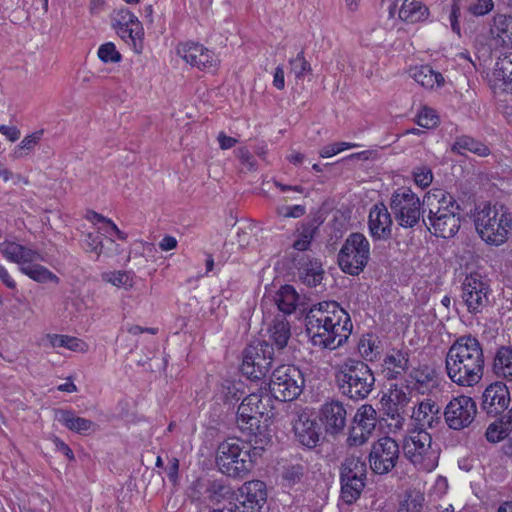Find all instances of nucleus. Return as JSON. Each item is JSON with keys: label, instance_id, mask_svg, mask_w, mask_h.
<instances>
[{"label": "nucleus", "instance_id": "obj_1", "mask_svg": "<svg viewBox=\"0 0 512 512\" xmlns=\"http://www.w3.org/2000/svg\"><path fill=\"white\" fill-rule=\"evenodd\" d=\"M305 325L312 345L329 350L342 346L353 327L349 314L335 301L313 305L306 314Z\"/></svg>", "mask_w": 512, "mask_h": 512}, {"label": "nucleus", "instance_id": "obj_2", "mask_svg": "<svg viewBox=\"0 0 512 512\" xmlns=\"http://www.w3.org/2000/svg\"><path fill=\"white\" fill-rule=\"evenodd\" d=\"M484 351L479 340L472 335L458 337L449 347L445 358L448 378L459 387H474L483 378Z\"/></svg>", "mask_w": 512, "mask_h": 512}, {"label": "nucleus", "instance_id": "obj_3", "mask_svg": "<svg viewBox=\"0 0 512 512\" xmlns=\"http://www.w3.org/2000/svg\"><path fill=\"white\" fill-rule=\"evenodd\" d=\"M460 205L442 189L428 192L423 198V223L436 237L451 238L460 229Z\"/></svg>", "mask_w": 512, "mask_h": 512}, {"label": "nucleus", "instance_id": "obj_4", "mask_svg": "<svg viewBox=\"0 0 512 512\" xmlns=\"http://www.w3.org/2000/svg\"><path fill=\"white\" fill-rule=\"evenodd\" d=\"M272 409L271 396L262 390L246 396L238 407L237 425L244 434L254 436L256 449L271 442L266 422Z\"/></svg>", "mask_w": 512, "mask_h": 512}, {"label": "nucleus", "instance_id": "obj_5", "mask_svg": "<svg viewBox=\"0 0 512 512\" xmlns=\"http://www.w3.org/2000/svg\"><path fill=\"white\" fill-rule=\"evenodd\" d=\"M250 448L238 438H228L219 444L216 464L219 470L229 477L243 478L253 467L255 459L261 456L264 448H257L254 436L245 434Z\"/></svg>", "mask_w": 512, "mask_h": 512}, {"label": "nucleus", "instance_id": "obj_6", "mask_svg": "<svg viewBox=\"0 0 512 512\" xmlns=\"http://www.w3.org/2000/svg\"><path fill=\"white\" fill-rule=\"evenodd\" d=\"M336 379L343 395L350 399H365L373 390L375 377L365 362L346 359L339 365Z\"/></svg>", "mask_w": 512, "mask_h": 512}, {"label": "nucleus", "instance_id": "obj_7", "mask_svg": "<svg viewBox=\"0 0 512 512\" xmlns=\"http://www.w3.org/2000/svg\"><path fill=\"white\" fill-rule=\"evenodd\" d=\"M402 450L407 461L418 471L431 472L438 466L440 447L423 428L404 437Z\"/></svg>", "mask_w": 512, "mask_h": 512}, {"label": "nucleus", "instance_id": "obj_8", "mask_svg": "<svg viewBox=\"0 0 512 512\" xmlns=\"http://www.w3.org/2000/svg\"><path fill=\"white\" fill-rule=\"evenodd\" d=\"M474 222L482 240L496 246L506 241L511 229V217L507 210L503 206H492L489 203L476 208Z\"/></svg>", "mask_w": 512, "mask_h": 512}, {"label": "nucleus", "instance_id": "obj_9", "mask_svg": "<svg viewBox=\"0 0 512 512\" xmlns=\"http://www.w3.org/2000/svg\"><path fill=\"white\" fill-rule=\"evenodd\" d=\"M367 476L366 462L358 456L350 455L341 465V499L346 504L355 503L364 487Z\"/></svg>", "mask_w": 512, "mask_h": 512}, {"label": "nucleus", "instance_id": "obj_10", "mask_svg": "<svg viewBox=\"0 0 512 512\" xmlns=\"http://www.w3.org/2000/svg\"><path fill=\"white\" fill-rule=\"evenodd\" d=\"M390 208L397 223L403 228H413L420 218L425 217L423 201L407 187H402L393 192L390 198Z\"/></svg>", "mask_w": 512, "mask_h": 512}, {"label": "nucleus", "instance_id": "obj_11", "mask_svg": "<svg viewBox=\"0 0 512 512\" xmlns=\"http://www.w3.org/2000/svg\"><path fill=\"white\" fill-rule=\"evenodd\" d=\"M304 382L299 368L294 365H281L272 373L269 390L276 400L292 401L301 394Z\"/></svg>", "mask_w": 512, "mask_h": 512}, {"label": "nucleus", "instance_id": "obj_12", "mask_svg": "<svg viewBox=\"0 0 512 512\" xmlns=\"http://www.w3.org/2000/svg\"><path fill=\"white\" fill-rule=\"evenodd\" d=\"M370 245L361 233H352L338 253V264L343 272L358 275L368 263Z\"/></svg>", "mask_w": 512, "mask_h": 512}, {"label": "nucleus", "instance_id": "obj_13", "mask_svg": "<svg viewBox=\"0 0 512 512\" xmlns=\"http://www.w3.org/2000/svg\"><path fill=\"white\" fill-rule=\"evenodd\" d=\"M274 348L264 340L251 342L243 352L242 373L251 380H260L270 371Z\"/></svg>", "mask_w": 512, "mask_h": 512}, {"label": "nucleus", "instance_id": "obj_14", "mask_svg": "<svg viewBox=\"0 0 512 512\" xmlns=\"http://www.w3.org/2000/svg\"><path fill=\"white\" fill-rule=\"evenodd\" d=\"M491 289L488 281L481 274H468L461 285V298L471 314L482 313L490 304Z\"/></svg>", "mask_w": 512, "mask_h": 512}, {"label": "nucleus", "instance_id": "obj_15", "mask_svg": "<svg viewBox=\"0 0 512 512\" xmlns=\"http://www.w3.org/2000/svg\"><path fill=\"white\" fill-rule=\"evenodd\" d=\"M400 458V446L389 436L373 442L368 455V462L373 473L385 475L391 472Z\"/></svg>", "mask_w": 512, "mask_h": 512}, {"label": "nucleus", "instance_id": "obj_16", "mask_svg": "<svg viewBox=\"0 0 512 512\" xmlns=\"http://www.w3.org/2000/svg\"><path fill=\"white\" fill-rule=\"evenodd\" d=\"M477 413L475 401L466 395L453 398L446 406L444 418L449 428L461 430L468 427Z\"/></svg>", "mask_w": 512, "mask_h": 512}, {"label": "nucleus", "instance_id": "obj_17", "mask_svg": "<svg viewBox=\"0 0 512 512\" xmlns=\"http://www.w3.org/2000/svg\"><path fill=\"white\" fill-rule=\"evenodd\" d=\"M292 426L297 442L308 448H315L320 441V428L316 420L306 409H299L294 413Z\"/></svg>", "mask_w": 512, "mask_h": 512}, {"label": "nucleus", "instance_id": "obj_18", "mask_svg": "<svg viewBox=\"0 0 512 512\" xmlns=\"http://www.w3.org/2000/svg\"><path fill=\"white\" fill-rule=\"evenodd\" d=\"M230 488L221 481L197 479L188 488V496L199 503H219L229 494Z\"/></svg>", "mask_w": 512, "mask_h": 512}, {"label": "nucleus", "instance_id": "obj_19", "mask_svg": "<svg viewBox=\"0 0 512 512\" xmlns=\"http://www.w3.org/2000/svg\"><path fill=\"white\" fill-rule=\"evenodd\" d=\"M177 54L185 62L200 70L215 69L218 65V59L214 52L199 43L186 42L179 44Z\"/></svg>", "mask_w": 512, "mask_h": 512}, {"label": "nucleus", "instance_id": "obj_20", "mask_svg": "<svg viewBox=\"0 0 512 512\" xmlns=\"http://www.w3.org/2000/svg\"><path fill=\"white\" fill-rule=\"evenodd\" d=\"M242 512H258L267 500L266 485L263 481L253 480L243 484L237 497Z\"/></svg>", "mask_w": 512, "mask_h": 512}, {"label": "nucleus", "instance_id": "obj_21", "mask_svg": "<svg viewBox=\"0 0 512 512\" xmlns=\"http://www.w3.org/2000/svg\"><path fill=\"white\" fill-rule=\"evenodd\" d=\"M319 415L328 434L336 435L344 430L347 423V410L341 401L331 400L324 403Z\"/></svg>", "mask_w": 512, "mask_h": 512}, {"label": "nucleus", "instance_id": "obj_22", "mask_svg": "<svg viewBox=\"0 0 512 512\" xmlns=\"http://www.w3.org/2000/svg\"><path fill=\"white\" fill-rule=\"evenodd\" d=\"M509 402L507 386L502 382H495L484 390L481 407L488 415L497 416L508 408Z\"/></svg>", "mask_w": 512, "mask_h": 512}, {"label": "nucleus", "instance_id": "obj_23", "mask_svg": "<svg viewBox=\"0 0 512 512\" xmlns=\"http://www.w3.org/2000/svg\"><path fill=\"white\" fill-rule=\"evenodd\" d=\"M291 269H295L298 278L306 285L315 287L323 279L321 263L305 254H296L291 260Z\"/></svg>", "mask_w": 512, "mask_h": 512}, {"label": "nucleus", "instance_id": "obj_24", "mask_svg": "<svg viewBox=\"0 0 512 512\" xmlns=\"http://www.w3.org/2000/svg\"><path fill=\"white\" fill-rule=\"evenodd\" d=\"M384 376L394 380L402 376L409 367V350L405 347L390 349L382 363Z\"/></svg>", "mask_w": 512, "mask_h": 512}, {"label": "nucleus", "instance_id": "obj_25", "mask_svg": "<svg viewBox=\"0 0 512 512\" xmlns=\"http://www.w3.org/2000/svg\"><path fill=\"white\" fill-rule=\"evenodd\" d=\"M368 225L371 235L376 239H388L391 236L392 218L383 203L371 208Z\"/></svg>", "mask_w": 512, "mask_h": 512}, {"label": "nucleus", "instance_id": "obj_26", "mask_svg": "<svg viewBox=\"0 0 512 512\" xmlns=\"http://www.w3.org/2000/svg\"><path fill=\"white\" fill-rule=\"evenodd\" d=\"M0 252L10 262L16 263L21 268L29 261H42V255L29 247L18 244L14 241L5 240L0 243Z\"/></svg>", "mask_w": 512, "mask_h": 512}, {"label": "nucleus", "instance_id": "obj_27", "mask_svg": "<svg viewBox=\"0 0 512 512\" xmlns=\"http://www.w3.org/2000/svg\"><path fill=\"white\" fill-rule=\"evenodd\" d=\"M113 27L123 40L135 41L139 37L142 26L137 17L127 9L118 10L113 17Z\"/></svg>", "mask_w": 512, "mask_h": 512}, {"label": "nucleus", "instance_id": "obj_28", "mask_svg": "<svg viewBox=\"0 0 512 512\" xmlns=\"http://www.w3.org/2000/svg\"><path fill=\"white\" fill-rule=\"evenodd\" d=\"M55 418L68 430L80 435H89L97 430V425L92 420L80 417L70 409L56 410Z\"/></svg>", "mask_w": 512, "mask_h": 512}, {"label": "nucleus", "instance_id": "obj_29", "mask_svg": "<svg viewBox=\"0 0 512 512\" xmlns=\"http://www.w3.org/2000/svg\"><path fill=\"white\" fill-rule=\"evenodd\" d=\"M492 88L512 94V52L500 57L493 71Z\"/></svg>", "mask_w": 512, "mask_h": 512}, {"label": "nucleus", "instance_id": "obj_30", "mask_svg": "<svg viewBox=\"0 0 512 512\" xmlns=\"http://www.w3.org/2000/svg\"><path fill=\"white\" fill-rule=\"evenodd\" d=\"M440 415V407L436 402L425 399L414 408L412 418L422 427L433 428L440 423Z\"/></svg>", "mask_w": 512, "mask_h": 512}, {"label": "nucleus", "instance_id": "obj_31", "mask_svg": "<svg viewBox=\"0 0 512 512\" xmlns=\"http://www.w3.org/2000/svg\"><path fill=\"white\" fill-rule=\"evenodd\" d=\"M492 39L502 47H512V17L498 14L490 28Z\"/></svg>", "mask_w": 512, "mask_h": 512}, {"label": "nucleus", "instance_id": "obj_32", "mask_svg": "<svg viewBox=\"0 0 512 512\" xmlns=\"http://www.w3.org/2000/svg\"><path fill=\"white\" fill-rule=\"evenodd\" d=\"M429 14L428 7L421 0H404L399 10V18L411 24L427 20Z\"/></svg>", "mask_w": 512, "mask_h": 512}, {"label": "nucleus", "instance_id": "obj_33", "mask_svg": "<svg viewBox=\"0 0 512 512\" xmlns=\"http://www.w3.org/2000/svg\"><path fill=\"white\" fill-rule=\"evenodd\" d=\"M291 337L290 324L283 315L276 316L269 327V339L278 350L284 349Z\"/></svg>", "mask_w": 512, "mask_h": 512}, {"label": "nucleus", "instance_id": "obj_34", "mask_svg": "<svg viewBox=\"0 0 512 512\" xmlns=\"http://www.w3.org/2000/svg\"><path fill=\"white\" fill-rule=\"evenodd\" d=\"M410 377L413 381V388L421 394L431 391L437 385L435 371L427 366L415 369Z\"/></svg>", "mask_w": 512, "mask_h": 512}, {"label": "nucleus", "instance_id": "obj_35", "mask_svg": "<svg viewBox=\"0 0 512 512\" xmlns=\"http://www.w3.org/2000/svg\"><path fill=\"white\" fill-rule=\"evenodd\" d=\"M411 76L421 86L433 89L444 83V77L440 72L434 71L429 65H422L411 69Z\"/></svg>", "mask_w": 512, "mask_h": 512}, {"label": "nucleus", "instance_id": "obj_36", "mask_svg": "<svg viewBox=\"0 0 512 512\" xmlns=\"http://www.w3.org/2000/svg\"><path fill=\"white\" fill-rule=\"evenodd\" d=\"M493 372L498 377L512 381V349L502 346L498 349L494 361Z\"/></svg>", "mask_w": 512, "mask_h": 512}, {"label": "nucleus", "instance_id": "obj_37", "mask_svg": "<svg viewBox=\"0 0 512 512\" xmlns=\"http://www.w3.org/2000/svg\"><path fill=\"white\" fill-rule=\"evenodd\" d=\"M38 261H29L28 263H25L21 268L20 271L28 276L30 279L38 282V283H47V282H53V283H59V277L55 275L53 272H51L46 267L40 265L37 263Z\"/></svg>", "mask_w": 512, "mask_h": 512}, {"label": "nucleus", "instance_id": "obj_38", "mask_svg": "<svg viewBox=\"0 0 512 512\" xmlns=\"http://www.w3.org/2000/svg\"><path fill=\"white\" fill-rule=\"evenodd\" d=\"M452 150L462 155L466 152H471L481 157L487 156L490 153L488 146L469 136L457 137Z\"/></svg>", "mask_w": 512, "mask_h": 512}, {"label": "nucleus", "instance_id": "obj_39", "mask_svg": "<svg viewBox=\"0 0 512 512\" xmlns=\"http://www.w3.org/2000/svg\"><path fill=\"white\" fill-rule=\"evenodd\" d=\"M275 301L280 311L284 314H291L298 305L299 294L293 286L285 285L277 292Z\"/></svg>", "mask_w": 512, "mask_h": 512}, {"label": "nucleus", "instance_id": "obj_40", "mask_svg": "<svg viewBox=\"0 0 512 512\" xmlns=\"http://www.w3.org/2000/svg\"><path fill=\"white\" fill-rule=\"evenodd\" d=\"M512 431V417L504 416L491 423L486 430V439L491 443H497L506 438Z\"/></svg>", "mask_w": 512, "mask_h": 512}, {"label": "nucleus", "instance_id": "obj_41", "mask_svg": "<svg viewBox=\"0 0 512 512\" xmlns=\"http://www.w3.org/2000/svg\"><path fill=\"white\" fill-rule=\"evenodd\" d=\"M353 423L358 427H362L364 431L372 434L376 428L377 412L368 404L362 405L356 412Z\"/></svg>", "mask_w": 512, "mask_h": 512}, {"label": "nucleus", "instance_id": "obj_42", "mask_svg": "<svg viewBox=\"0 0 512 512\" xmlns=\"http://www.w3.org/2000/svg\"><path fill=\"white\" fill-rule=\"evenodd\" d=\"M104 282L110 283L118 288L130 290L134 284L135 273L131 271H110L101 275Z\"/></svg>", "mask_w": 512, "mask_h": 512}, {"label": "nucleus", "instance_id": "obj_43", "mask_svg": "<svg viewBox=\"0 0 512 512\" xmlns=\"http://www.w3.org/2000/svg\"><path fill=\"white\" fill-rule=\"evenodd\" d=\"M47 338L53 348L64 347L74 352H85L87 350L86 343L76 337L49 334Z\"/></svg>", "mask_w": 512, "mask_h": 512}, {"label": "nucleus", "instance_id": "obj_44", "mask_svg": "<svg viewBox=\"0 0 512 512\" xmlns=\"http://www.w3.org/2000/svg\"><path fill=\"white\" fill-rule=\"evenodd\" d=\"M43 135V131L34 132L28 136H26L19 145L15 147L13 152L11 153V158L16 160L22 158L24 155H27L30 151H32L37 143L40 141Z\"/></svg>", "mask_w": 512, "mask_h": 512}, {"label": "nucleus", "instance_id": "obj_45", "mask_svg": "<svg viewBox=\"0 0 512 512\" xmlns=\"http://www.w3.org/2000/svg\"><path fill=\"white\" fill-rule=\"evenodd\" d=\"M315 231L316 226L312 223L302 224L299 230L298 239L293 243V248L297 251V254L306 251L310 247Z\"/></svg>", "mask_w": 512, "mask_h": 512}, {"label": "nucleus", "instance_id": "obj_46", "mask_svg": "<svg viewBox=\"0 0 512 512\" xmlns=\"http://www.w3.org/2000/svg\"><path fill=\"white\" fill-rule=\"evenodd\" d=\"M358 349L360 354L369 361L374 360L379 354V345L377 343V340L373 338L372 336H369L368 338H363L360 340Z\"/></svg>", "mask_w": 512, "mask_h": 512}, {"label": "nucleus", "instance_id": "obj_47", "mask_svg": "<svg viewBox=\"0 0 512 512\" xmlns=\"http://www.w3.org/2000/svg\"><path fill=\"white\" fill-rule=\"evenodd\" d=\"M83 236L82 242L86 251L95 253L97 257L104 253V245L98 234L88 232Z\"/></svg>", "mask_w": 512, "mask_h": 512}, {"label": "nucleus", "instance_id": "obj_48", "mask_svg": "<svg viewBox=\"0 0 512 512\" xmlns=\"http://www.w3.org/2000/svg\"><path fill=\"white\" fill-rule=\"evenodd\" d=\"M438 122L439 118L435 110L428 107H423L416 117V123L427 129L436 127Z\"/></svg>", "mask_w": 512, "mask_h": 512}, {"label": "nucleus", "instance_id": "obj_49", "mask_svg": "<svg viewBox=\"0 0 512 512\" xmlns=\"http://www.w3.org/2000/svg\"><path fill=\"white\" fill-rule=\"evenodd\" d=\"M291 66V72L294 73L295 77L300 79L306 73L311 72V65L305 59L304 52L300 51L297 56L289 61Z\"/></svg>", "mask_w": 512, "mask_h": 512}, {"label": "nucleus", "instance_id": "obj_50", "mask_svg": "<svg viewBox=\"0 0 512 512\" xmlns=\"http://www.w3.org/2000/svg\"><path fill=\"white\" fill-rule=\"evenodd\" d=\"M98 57L104 63H117L121 60V54L116 50V47L112 42H107L99 47Z\"/></svg>", "mask_w": 512, "mask_h": 512}, {"label": "nucleus", "instance_id": "obj_51", "mask_svg": "<svg viewBox=\"0 0 512 512\" xmlns=\"http://www.w3.org/2000/svg\"><path fill=\"white\" fill-rule=\"evenodd\" d=\"M370 436L371 433L364 431L362 427L360 428L353 423L347 438V444L354 447L361 446L368 441Z\"/></svg>", "mask_w": 512, "mask_h": 512}, {"label": "nucleus", "instance_id": "obj_52", "mask_svg": "<svg viewBox=\"0 0 512 512\" xmlns=\"http://www.w3.org/2000/svg\"><path fill=\"white\" fill-rule=\"evenodd\" d=\"M387 400L390 401L393 405L405 408L410 399L408 397V394L402 387L393 385L389 389Z\"/></svg>", "mask_w": 512, "mask_h": 512}, {"label": "nucleus", "instance_id": "obj_53", "mask_svg": "<svg viewBox=\"0 0 512 512\" xmlns=\"http://www.w3.org/2000/svg\"><path fill=\"white\" fill-rule=\"evenodd\" d=\"M414 181L421 188L428 187L433 181L432 170L427 166L417 167L413 171Z\"/></svg>", "mask_w": 512, "mask_h": 512}, {"label": "nucleus", "instance_id": "obj_54", "mask_svg": "<svg viewBox=\"0 0 512 512\" xmlns=\"http://www.w3.org/2000/svg\"><path fill=\"white\" fill-rule=\"evenodd\" d=\"M356 147H360V145L355 144V143H350V142H338V143L324 146L320 150L319 155L322 158H328V157L334 156L346 149L356 148Z\"/></svg>", "mask_w": 512, "mask_h": 512}, {"label": "nucleus", "instance_id": "obj_55", "mask_svg": "<svg viewBox=\"0 0 512 512\" xmlns=\"http://www.w3.org/2000/svg\"><path fill=\"white\" fill-rule=\"evenodd\" d=\"M494 7L493 0H476L468 7V12L474 16H484Z\"/></svg>", "mask_w": 512, "mask_h": 512}, {"label": "nucleus", "instance_id": "obj_56", "mask_svg": "<svg viewBox=\"0 0 512 512\" xmlns=\"http://www.w3.org/2000/svg\"><path fill=\"white\" fill-rule=\"evenodd\" d=\"M385 411L387 416H389L392 420H395V427L401 428L404 422V408L393 405L390 401L387 400L385 404Z\"/></svg>", "mask_w": 512, "mask_h": 512}, {"label": "nucleus", "instance_id": "obj_57", "mask_svg": "<svg viewBox=\"0 0 512 512\" xmlns=\"http://www.w3.org/2000/svg\"><path fill=\"white\" fill-rule=\"evenodd\" d=\"M306 213L303 205L282 206L277 209V214L284 218H299Z\"/></svg>", "mask_w": 512, "mask_h": 512}, {"label": "nucleus", "instance_id": "obj_58", "mask_svg": "<svg viewBox=\"0 0 512 512\" xmlns=\"http://www.w3.org/2000/svg\"><path fill=\"white\" fill-rule=\"evenodd\" d=\"M460 15H461V9L459 6V0H453L449 19H450V24H451V28H452L453 32L457 33L458 35H460V31H461L460 24H459Z\"/></svg>", "mask_w": 512, "mask_h": 512}, {"label": "nucleus", "instance_id": "obj_59", "mask_svg": "<svg viewBox=\"0 0 512 512\" xmlns=\"http://www.w3.org/2000/svg\"><path fill=\"white\" fill-rule=\"evenodd\" d=\"M303 476V467L301 465H294L291 467H288L283 477L286 481H288L291 484H295L301 480Z\"/></svg>", "mask_w": 512, "mask_h": 512}, {"label": "nucleus", "instance_id": "obj_60", "mask_svg": "<svg viewBox=\"0 0 512 512\" xmlns=\"http://www.w3.org/2000/svg\"><path fill=\"white\" fill-rule=\"evenodd\" d=\"M222 393L224 395L225 401L238 400L239 396V388L232 383L231 381H225L222 383Z\"/></svg>", "mask_w": 512, "mask_h": 512}, {"label": "nucleus", "instance_id": "obj_61", "mask_svg": "<svg viewBox=\"0 0 512 512\" xmlns=\"http://www.w3.org/2000/svg\"><path fill=\"white\" fill-rule=\"evenodd\" d=\"M237 157L241 161L242 165L247 167L249 170L254 169V167H255L254 158L247 148H244V147L239 148L237 150Z\"/></svg>", "mask_w": 512, "mask_h": 512}, {"label": "nucleus", "instance_id": "obj_62", "mask_svg": "<svg viewBox=\"0 0 512 512\" xmlns=\"http://www.w3.org/2000/svg\"><path fill=\"white\" fill-rule=\"evenodd\" d=\"M0 133L11 142H15L20 137V130L16 126L0 125Z\"/></svg>", "mask_w": 512, "mask_h": 512}, {"label": "nucleus", "instance_id": "obj_63", "mask_svg": "<svg viewBox=\"0 0 512 512\" xmlns=\"http://www.w3.org/2000/svg\"><path fill=\"white\" fill-rule=\"evenodd\" d=\"M423 501H424V498H423V495H421V494H416L415 496H409V498L406 501L407 502V510L412 511V512L419 511L420 508L422 507Z\"/></svg>", "mask_w": 512, "mask_h": 512}, {"label": "nucleus", "instance_id": "obj_64", "mask_svg": "<svg viewBox=\"0 0 512 512\" xmlns=\"http://www.w3.org/2000/svg\"><path fill=\"white\" fill-rule=\"evenodd\" d=\"M177 247V240L173 236H165L162 238V240L159 242V248L162 251H169L172 249H175Z\"/></svg>", "mask_w": 512, "mask_h": 512}]
</instances>
